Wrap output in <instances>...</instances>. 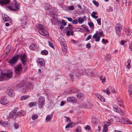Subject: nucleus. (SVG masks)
Instances as JSON below:
<instances>
[{
	"instance_id": "1",
	"label": "nucleus",
	"mask_w": 132,
	"mask_h": 132,
	"mask_svg": "<svg viewBox=\"0 0 132 132\" xmlns=\"http://www.w3.org/2000/svg\"><path fill=\"white\" fill-rule=\"evenodd\" d=\"M19 58L20 59V60L24 65L26 64L27 56L25 53L23 54H20L14 56L9 63L11 65H14L16 63L18 60V59Z\"/></svg>"
},
{
	"instance_id": "2",
	"label": "nucleus",
	"mask_w": 132,
	"mask_h": 132,
	"mask_svg": "<svg viewBox=\"0 0 132 132\" xmlns=\"http://www.w3.org/2000/svg\"><path fill=\"white\" fill-rule=\"evenodd\" d=\"M13 73L12 72L4 73L2 72L0 78V81L4 80H7L8 79L11 78Z\"/></svg>"
},
{
	"instance_id": "3",
	"label": "nucleus",
	"mask_w": 132,
	"mask_h": 132,
	"mask_svg": "<svg viewBox=\"0 0 132 132\" xmlns=\"http://www.w3.org/2000/svg\"><path fill=\"white\" fill-rule=\"evenodd\" d=\"M13 3L11 4V5L8 6V8L13 11H16L18 10L20 8L19 4L17 3L16 0H14Z\"/></svg>"
},
{
	"instance_id": "4",
	"label": "nucleus",
	"mask_w": 132,
	"mask_h": 132,
	"mask_svg": "<svg viewBox=\"0 0 132 132\" xmlns=\"http://www.w3.org/2000/svg\"><path fill=\"white\" fill-rule=\"evenodd\" d=\"M23 70L22 65L21 64H19L15 68L14 71L17 75H19L22 72Z\"/></svg>"
},
{
	"instance_id": "5",
	"label": "nucleus",
	"mask_w": 132,
	"mask_h": 132,
	"mask_svg": "<svg viewBox=\"0 0 132 132\" xmlns=\"http://www.w3.org/2000/svg\"><path fill=\"white\" fill-rule=\"evenodd\" d=\"M44 101L45 99L43 97H40L39 98L38 104L40 108L43 107L44 104Z\"/></svg>"
},
{
	"instance_id": "6",
	"label": "nucleus",
	"mask_w": 132,
	"mask_h": 132,
	"mask_svg": "<svg viewBox=\"0 0 132 132\" xmlns=\"http://www.w3.org/2000/svg\"><path fill=\"white\" fill-rule=\"evenodd\" d=\"M27 16H24L22 17L21 20V26L24 28L26 26L27 23Z\"/></svg>"
},
{
	"instance_id": "7",
	"label": "nucleus",
	"mask_w": 132,
	"mask_h": 132,
	"mask_svg": "<svg viewBox=\"0 0 132 132\" xmlns=\"http://www.w3.org/2000/svg\"><path fill=\"white\" fill-rule=\"evenodd\" d=\"M6 93L9 96L12 97H14L15 93L13 90L12 89H8L6 90Z\"/></svg>"
},
{
	"instance_id": "8",
	"label": "nucleus",
	"mask_w": 132,
	"mask_h": 132,
	"mask_svg": "<svg viewBox=\"0 0 132 132\" xmlns=\"http://www.w3.org/2000/svg\"><path fill=\"white\" fill-rule=\"evenodd\" d=\"M0 103L3 105H5L8 103V101L6 97L4 96L1 98Z\"/></svg>"
},
{
	"instance_id": "9",
	"label": "nucleus",
	"mask_w": 132,
	"mask_h": 132,
	"mask_svg": "<svg viewBox=\"0 0 132 132\" xmlns=\"http://www.w3.org/2000/svg\"><path fill=\"white\" fill-rule=\"evenodd\" d=\"M20 91L21 92L25 93L28 91V87L26 86H23L20 87Z\"/></svg>"
},
{
	"instance_id": "10",
	"label": "nucleus",
	"mask_w": 132,
	"mask_h": 132,
	"mask_svg": "<svg viewBox=\"0 0 132 132\" xmlns=\"http://www.w3.org/2000/svg\"><path fill=\"white\" fill-rule=\"evenodd\" d=\"M38 31L40 34L43 36H47L48 34V32L45 30V29L41 30H39Z\"/></svg>"
},
{
	"instance_id": "11",
	"label": "nucleus",
	"mask_w": 132,
	"mask_h": 132,
	"mask_svg": "<svg viewBox=\"0 0 132 132\" xmlns=\"http://www.w3.org/2000/svg\"><path fill=\"white\" fill-rule=\"evenodd\" d=\"M37 62L40 64L42 67H43L45 65V62L42 58H40L38 59L37 60Z\"/></svg>"
},
{
	"instance_id": "12",
	"label": "nucleus",
	"mask_w": 132,
	"mask_h": 132,
	"mask_svg": "<svg viewBox=\"0 0 132 132\" xmlns=\"http://www.w3.org/2000/svg\"><path fill=\"white\" fill-rule=\"evenodd\" d=\"M98 31L94 34L92 37L93 38L95 39V41L96 42H98L100 41V37L99 36H98Z\"/></svg>"
},
{
	"instance_id": "13",
	"label": "nucleus",
	"mask_w": 132,
	"mask_h": 132,
	"mask_svg": "<svg viewBox=\"0 0 132 132\" xmlns=\"http://www.w3.org/2000/svg\"><path fill=\"white\" fill-rule=\"evenodd\" d=\"M10 1V0H0V5H3L7 4Z\"/></svg>"
},
{
	"instance_id": "14",
	"label": "nucleus",
	"mask_w": 132,
	"mask_h": 132,
	"mask_svg": "<svg viewBox=\"0 0 132 132\" xmlns=\"http://www.w3.org/2000/svg\"><path fill=\"white\" fill-rule=\"evenodd\" d=\"M122 29V27L120 25V27L116 26L115 27V31L116 34L118 35H119L120 30Z\"/></svg>"
},
{
	"instance_id": "15",
	"label": "nucleus",
	"mask_w": 132,
	"mask_h": 132,
	"mask_svg": "<svg viewBox=\"0 0 132 132\" xmlns=\"http://www.w3.org/2000/svg\"><path fill=\"white\" fill-rule=\"evenodd\" d=\"M3 19L5 22L10 21H10H11L10 17L7 15L5 14L3 16Z\"/></svg>"
},
{
	"instance_id": "16",
	"label": "nucleus",
	"mask_w": 132,
	"mask_h": 132,
	"mask_svg": "<svg viewBox=\"0 0 132 132\" xmlns=\"http://www.w3.org/2000/svg\"><path fill=\"white\" fill-rule=\"evenodd\" d=\"M75 125V124L72 122L68 123L65 127L66 129L67 130H68L69 127L72 128Z\"/></svg>"
},
{
	"instance_id": "17",
	"label": "nucleus",
	"mask_w": 132,
	"mask_h": 132,
	"mask_svg": "<svg viewBox=\"0 0 132 132\" xmlns=\"http://www.w3.org/2000/svg\"><path fill=\"white\" fill-rule=\"evenodd\" d=\"M95 95L102 102H104L105 101V98L99 94H95Z\"/></svg>"
},
{
	"instance_id": "18",
	"label": "nucleus",
	"mask_w": 132,
	"mask_h": 132,
	"mask_svg": "<svg viewBox=\"0 0 132 132\" xmlns=\"http://www.w3.org/2000/svg\"><path fill=\"white\" fill-rule=\"evenodd\" d=\"M26 113L25 111L21 110L18 112L16 115L18 116H23L25 115Z\"/></svg>"
},
{
	"instance_id": "19",
	"label": "nucleus",
	"mask_w": 132,
	"mask_h": 132,
	"mask_svg": "<svg viewBox=\"0 0 132 132\" xmlns=\"http://www.w3.org/2000/svg\"><path fill=\"white\" fill-rule=\"evenodd\" d=\"M122 121L123 123L126 124L132 125V122H131L130 120L128 119H126L125 118H123L122 119Z\"/></svg>"
},
{
	"instance_id": "20",
	"label": "nucleus",
	"mask_w": 132,
	"mask_h": 132,
	"mask_svg": "<svg viewBox=\"0 0 132 132\" xmlns=\"http://www.w3.org/2000/svg\"><path fill=\"white\" fill-rule=\"evenodd\" d=\"M51 7V6H50L47 9V11L46 12L47 13H48L49 15L52 16V15H53L54 14V13L51 10V9H50V8Z\"/></svg>"
},
{
	"instance_id": "21",
	"label": "nucleus",
	"mask_w": 132,
	"mask_h": 132,
	"mask_svg": "<svg viewBox=\"0 0 132 132\" xmlns=\"http://www.w3.org/2000/svg\"><path fill=\"white\" fill-rule=\"evenodd\" d=\"M83 72L82 70L80 71L79 72H77L76 71H75L73 73V75L76 76H78L79 75H82Z\"/></svg>"
},
{
	"instance_id": "22",
	"label": "nucleus",
	"mask_w": 132,
	"mask_h": 132,
	"mask_svg": "<svg viewBox=\"0 0 132 132\" xmlns=\"http://www.w3.org/2000/svg\"><path fill=\"white\" fill-rule=\"evenodd\" d=\"M67 100L69 102H76V100L74 97H68L67 98Z\"/></svg>"
},
{
	"instance_id": "23",
	"label": "nucleus",
	"mask_w": 132,
	"mask_h": 132,
	"mask_svg": "<svg viewBox=\"0 0 132 132\" xmlns=\"http://www.w3.org/2000/svg\"><path fill=\"white\" fill-rule=\"evenodd\" d=\"M117 101L118 104L120 106L124 108V106L123 104V102L121 99L118 98Z\"/></svg>"
},
{
	"instance_id": "24",
	"label": "nucleus",
	"mask_w": 132,
	"mask_h": 132,
	"mask_svg": "<svg viewBox=\"0 0 132 132\" xmlns=\"http://www.w3.org/2000/svg\"><path fill=\"white\" fill-rule=\"evenodd\" d=\"M130 60L129 59H128L126 63V66L127 67V68H131V66L130 65Z\"/></svg>"
},
{
	"instance_id": "25",
	"label": "nucleus",
	"mask_w": 132,
	"mask_h": 132,
	"mask_svg": "<svg viewBox=\"0 0 132 132\" xmlns=\"http://www.w3.org/2000/svg\"><path fill=\"white\" fill-rule=\"evenodd\" d=\"M128 92L130 97V95H132V85H130L128 87Z\"/></svg>"
},
{
	"instance_id": "26",
	"label": "nucleus",
	"mask_w": 132,
	"mask_h": 132,
	"mask_svg": "<svg viewBox=\"0 0 132 132\" xmlns=\"http://www.w3.org/2000/svg\"><path fill=\"white\" fill-rule=\"evenodd\" d=\"M113 111L116 112L118 111L119 109L120 108H118L117 106L116 105H114L113 106Z\"/></svg>"
},
{
	"instance_id": "27",
	"label": "nucleus",
	"mask_w": 132,
	"mask_h": 132,
	"mask_svg": "<svg viewBox=\"0 0 132 132\" xmlns=\"http://www.w3.org/2000/svg\"><path fill=\"white\" fill-rule=\"evenodd\" d=\"M52 116L51 115H47L46 118V121L47 122H49L50 121L52 118Z\"/></svg>"
},
{
	"instance_id": "28",
	"label": "nucleus",
	"mask_w": 132,
	"mask_h": 132,
	"mask_svg": "<svg viewBox=\"0 0 132 132\" xmlns=\"http://www.w3.org/2000/svg\"><path fill=\"white\" fill-rule=\"evenodd\" d=\"M117 112H118L120 114V115L121 116H123L124 115V113L123 111L121 110L120 108L119 109L118 111Z\"/></svg>"
},
{
	"instance_id": "29",
	"label": "nucleus",
	"mask_w": 132,
	"mask_h": 132,
	"mask_svg": "<svg viewBox=\"0 0 132 132\" xmlns=\"http://www.w3.org/2000/svg\"><path fill=\"white\" fill-rule=\"evenodd\" d=\"M113 119L112 118H111L110 119H109L107 122L108 124V126H110L113 123Z\"/></svg>"
},
{
	"instance_id": "30",
	"label": "nucleus",
	"mask_w": 132,
	"mask_h": 132,
	"mask_svg": "<svg viewBox=\"0 0 132 132\" xmlns=\"http://www.w3.org/2000/svg\"><path fill=\"white\" fill-rule=\"evenodd\" d=\"M29 97V96L28 95H25L22 96L21 97V100H23L27 99Z\"/></svg>"
},
{
	"instance_id": "31",
	"label": "nucleus",
	"mask_w": 132,
	"mask_h": 132,
	"mask_svg": "<svg viewBox=\"0 0 132 132\" xmlns=\"http://www.w3.org/2000/svg\"><path fill=\"white\" fill-rule=\"evenodd\" d=\"M15 114V112H14V111H13L10 113L9 116L10 118H12L14 116Z\"/></svg>"
},
{
	"instance_id": "32",
	"label": "nucleus",
	"mask_w": 132,
	"mask_h": 132,
	"mask_svg": "<svg viewBox=\"0 0 132 132\" xmlns=\"http://www.w3.org/2000/svg\"><path fill=\"white\" fill-rule=\"evenodd\" d=\"M37 27L38 28L39 30H41L45 29L44 26L41 24H39Z\"/></svg>"
},
{
	"instance_id": "33",
	"label": "nucleus",
	"mask_w": 132,
	"mask_h": 132,
	"mask_svg": "<svg viewBox=\"0 0 132 132\" xmlns=\"http://www.w3.org/2000/svg\"><path fill=\"white\" fill-rule=\"evenodd\" d=\"M38 117L37 115L33 114L31 117V118L32 120H34L36 119Z\"/></svg>"
},
{
	"instance_id": "34",
	"label": "nucleus",
	"mask_w": 132,
	"mask_h": 132,
	"mask_svg": "<svg viewBox=\"0 0 132 132\" xmlns=\"http://www.w3.org/2000/svg\"><path fill=\"white\" fill-rule=\"evenodd\" d=\"M36 103L35 102H31L29 104V106L30 107H31L33 106H35L36 105Z\"/></svg>"
},
{
	"instance_id": "35",
	"label": "nucleus",
	"mask_w": 132,
	"mask_h": 132,
	"mask_svg": "<svg viewBox=\"0 0 132 132\" xmlns=\"http://www.w3.org/2000/svg\"><path fill=\"white\" fill-rule=\"evenodd\" d=\"M84 21V20L82 18H80L78 19V22L80 24L82 23Z\"/></svg>"
},
{
	"instance_id": "36",
	"label": "nucleus",
	"mask_w": 132,
	"mask_h": 132,
	"mask_svg": "<svg viewBox=\"0 0 132 132\" xmlns=\"http://www.w3.org/2000/svg\"><path fill=\"white\" fill-rule=\"evenodd\" d=\"M41 53L42 55H46L48 53V52L46 50H43L41 51Z\"/></svg>"
},
{
	"instance_id": "37",
	"label": "nucleus",
	"mask_w": 132,
	"mask_h": 132,
	"mask_svg": "<svg viewBox=\"0 0 132 132\" xmlns=\"http://www.w3.org/2000/svg\"><path fill=\"white\" fill-rule=\"evenodd\" d=\"M78 91V89L75 88H73L71 90V92L72 93H76Z\"/></svg>"
},
{
	"instance_id": "38",
	"label": "nucleus",
	"mask_w": 132,
	"mask_h": 132,
	"mask_svg": "<svg viewBox=\"0 0 132 132\" xmlns=\"http://www.w3.org/2000/svg\"><path fill=\"white\" fill-rule=\"evenodd\" d=\"M84 128L86 130H88L89 131L91 129L90 127L88 125H87Z\"/></svg>"
},
{
	"instance_id": "39",
	"label": "nucleus",
	"mask_w": 132,
	"mask_h": 132,
	"mask_svg": "<svg viewBox=\"0 0 132 132\" xmlns=\"http://www.w3.org/2000/svg\"><path fill=\"white\" fill-rule=\"evenodd\" d=\"M6 122H5L3 121H1L0 125H1L3 127L5 126V125H7Z\"/></svg>"
},
{
	"instance_id": "40",
	"label": "nucleus",
	"mask_w": 132,
	"mask_h": 132,
	"mask_svg": "<svg viewBox=\"0 0 132 132\" xmlns=\"http://www.w3.org/2000/svg\"><path fill=\"white\" fill-rule=\"evenodd\" d=\"M126 35L128 36H129L131 34L130 31L129 29H127L126 31Z\"/></svg>"
},
{
	"instance_id": "41",
	"label": "nucleus",
	"mask_w": 132,
	"mask_h": 132,
	"mask_svg": "<svg viewBox=\"0 0 132 132\" xmlns=\"http://www.w3.org/2000/svg\"><path fill=\"white\" fill-rule=\"evenodd\" d=\"M76 132H81V129L80 126H78L76 129Z\"/></svg>"
},
{
	"instance_id": "42",
	"label": "nucleus",
	"mask_w": 132,
	"mask_h": 132,
	"mask_svg": "<svg viewBox=\"0 0 132 132\" xmlns=\"http://www.w3.org/2000/svg\"><path fill=\"white\" fill-rule=\"evenodd\" d=\"M102 90L105 92L108 95L110 94V91L108 89H107L106 90Z\"/></svg>"
},
{
	"instance_id": "43",
	"label": "nucleus",
	"mask_w": 132,
	"mask_h": 132,
	"mask_svg": "<svg viewBox=\"0 0 132 132\" xmlns=\"http://www.w3.org/2000/svg\"><path fill=\"white\" fill-rule=\"evenodd\" d=\"M93 3L97 6H98L99 3L97 2H96L95 0H93Z\"/></svg>"
},
{
	"instance_id": "44",
	"label": "nucleus",
	"mask_w": 132,
	"mask_h": 132,
	"mask_svg": "<svg viewBox=\"0 0 132 132\" xmlns=\"http://www.w3.org/2000/svg\"><path fill=\"white\" fill-rule=\"evenodd\" d=\"M101 18H99L96 20V21L97 22V23L98 25H100L101 24Z\"/></svg>"
},
{
	"instance_id": "45",
	"label": "nucleus",
	"mask_w": 132,
	"mask_h": 132,
	"mask_svg": "<svg viewBox=\"0 0 132 132\" xmlns=\"http://www.w3.org/2000/svg\"><path fill=\"white\" fill-rule=\"evenodd\" d=\"M35 45L34 44H31L30 46V48L31 49H34L35 47Z\"/></svg>"
},
{
	"instance_id": "46",
	"label": "nucleus",
	"mask_w": 132,
	"mask_h": 132,
	"mask_svg": "<svg viewBox=\"0 0 132 132\" xmlns=\"http://www.w3.org/2000/svg\"><path fill=\"white\" fill-rule=\"evenodd\" d=\"M83 96V94L81 93L77 94V97L79 98H80L82 96Z\"/></svg>"
},
{
	"instance_id": "47",
	"label": "nucleus",
	"mask_w": 132,
	"mask_h": 132,
	"mask_svg": "<svg viewBox=\"0 0 132 132\" xmlns=\"http://www.w3.org/2000/svg\"><path fill=\"white\" fill-rule=\"evenodd\" d=\"M88 25L90 27H92L94 26V24L92 22H90L88 23Z\"/></svg>"
},
{
	"instance_id": "48",
	"label": "nucleus",
	"mask_w": 132,
	"mask_h": 132,
	"mask_svg": "<svg viewBox=\"0 0 132 132\" xmlns=\"http://www.w3.org/2000/svg\"><path fill=\"white\" fill-rule=\"evenodd\" d=\"M72 28H73L72 27H68L65 28V30H68V29H69V31H72Z\"/></svg>"
},
{
	"instance_id": "49",
	"label": "nucleus",
	"mask_w": 132,
	"mask_h": 132,
	"mask_svg": "<svg viewBox=\"0 0 132 132\" xmlns=\"http://www.w3.org/2000/svg\"><path fill=\"white\" fill-rule=\"evenodd\" d=\"M64 118L67 119V120L66 121V122H71L70 118L69 117L66 116H65L64 117Z\"/></svg>"
},
{
	"instance_id": "50",
	"label": "nucleus",
	"mask_w": 132,
	"mask_h": 132,
	"mask_svg": "<svg viewBox=\"0 0 132 132\" xmlns=\"http://www.w3.org/2000/svg\"><path fill=\"white\" fill-rule=\"evenodd\" d=\"M86 47L88 49H90L91 48V45L90 43H87L86 45Z\"/></svg>"
},
{
	"instance_id": "51",
	"label": "nucleus",
	"mask_w": 132,
	"mask_h": 132,
	"mask_svg": "<svg viewBox=\"0 0 132 132\" xmlns=\"http://www.w3.org/2000/svg\"><path fill=\"white\" fill-rule=\"evenodd\" d=\"M108 128L104 127L103 129V132H106L108 131Z\"/></svg>"
},
{
	"instance_id": "52",
	"label": "nucleus",
	"mask_w": 132,
	"mask_h": 132,
	"mask_svg": "<svg viewBox=\"0 0 132 132\" xmlns=\"http://www.w3.org/2000/svg\"><path fill=\"white\" fill-rule=\"evenodd\" d=\"M72 22L74 24H76L77 23V20L76 19H75L72 20Z\"/></svg>"
},
{
	"instance_id": "53",
	"label": "nucleus",
	"mask_w": 132,
	"mask_h": 132,
	"mask_svg": "<svg viewBox=\"0 0 132 132\" xmlns=\"http://www.w3.org/2000/svg\"><path fill=\"white\" fill-rule=\"evenodd\" d=\"M49 46L52 48H54V47L53 44L51 43L50 41H48Z\"/></svg>"
},
{
	"instance_id": "54",
	"label": "nucleus",
	"mask_w": 132,
	"mask_h": 132,
	"mask_svg": "<svg viewBox=\"0 0 132 132\" xmlns=\"http://www.w3.org/2000/svg\"><path fill=\"white\" fill-rule=\"evenodd\" d=\"M74 6L73 5H71L69 7V9L70 10H73L74 9Z\"/></svg>"
},
{
	"instance_id": "55",
	"label": "nucleus",
	"mask_w": 132,
	"mask_h": 132,
	"mask_svg": "<svg viewBox=\"0 0 132 132\" xmlns=\"http://www.w3.org/2000/svg\"><path fill=\"white\" fill-rule=\"evenodd\" d=\"M61 22L62 24L64 26H66L67 25L66 23L64 21L62 20Z\"/></svg>"
},
{
	"instance_id": "56",
	"label": "nucleus",
	"mask_w": 132,
	"mask_h": 132,
	"mask_svg": "<svg viewBox=\"0 0 132 132\" xmlns=\"http://www.w3.org/2000/svg\"><path fill=\"white\" fill-rule=\"evenodd\" d=\"M63 51L64 52H66L67 51V48L65 47V46L64 45H63V46L62 47Z\"/></svg>"
},
{
	"instance_id": "57",
	"label": "nucleus",
	"mask_w": 132,
	"mask_h": 132,
	"mask_svg": "<svg viewBox=\"0 0 132 132\" xmlns=\"http://www.w3.org/2000/svg\"><path fill=\"white\" fill-rule=\"evenodd\" d=\"M98 35L100 37H102L103 35V32L102 31H101L99 32V33H98Z\"/></svg>"
},
{
	"instance_id": "58",
	"label": "nucleus",
	"mask_w": 132,
	"mask_h": 132,
	"mask_svg": "<svg viewBox=\"0 0 132 132\" xmlns=\"http://www.w3.org/2000/svg\"><path fill=\"white\" fill-rule=\"evenodd\" d=\"M70 77L71 80L72 81H73V74H70Z\"/></svg>"
},
{
	"instance_id": "59",
	"label": "nucleus",
	"mask_w": 132,
	"mask_h": 132,
	"mask_svg": "<svg viewBox=\"0 0 132 132\" xmlns=\"http://www.w3.org/2000/svg\"><path fill=\"white\" fill-rule=\"evenodd\" d=\"M92 37V35H89V36L86 38V40H88L90 39Z\"/></svg>"
},
{
	"instance_id": "60",
	"label": "nucleus",
	"mask_w": 132,
	"mask_h": 132,
	"mask_svg": "<svg viewBox=\"0 0 132 132\" xmlns=\"http://www.w3.org/2000/svg\"><path fill=\"white\" fill-rule=\"evenodd\" d=\"M70 31L68 30L66 33V35L68 36H69L70 35Z\"/></svg>"
},
{
	"instance_id": "61",
	"label": "nucleus",
	"mask_w": 132,
	"mask_h": 132,
	"mask_svg": "<svg viewBox=\"0 0 132 132\" xmlns=\"http://www.w3.org/2000/svg\"><path fill=\"white\" fill-rule=\"evenodd\" d=\"M19 126L18 125L15 123L14 124V127L16 129H18L19 127Z\"/></svg>"
},
{
	"instance_id": "62",
	"label": "nucleus",
	"mask_w": 132,
	"mask_h": 132,
	"mask_svg": "<svg viewBox=\"0 0 132 132\" xmlns=\"http://www.w3.org/2000/svg\"><path fill=\"white\" fill-rule=\"evenodd\" d=\"M109 11L110 12V11L111 12H112L113 11V9L112 8L111 6H110L109 7Z\"/></svg>"
},
{
	"instance_id": "63",
	"label": "nucleus",
	"mask_w": 132,
	"mask_h": 132,
	"mask_svg": "<svg viewBox=\"0 0 132 132\" xmlns=\"http://www.w3.org/2000/svg\"><path fill=\"white\" fill-rule=\"evenodd\" d=\"M102 81V83H104V82H105V77H104V78L103 79H102L101 80Z\"/></svg>"
},
{
	"instance_id": "64",
	"label": "nucleus",
	"mask_w": 132,
	"mask_h": 132,
	"mask_svg": "<svg viewBox=\"0 0 132 132\" xmlns=\"http://www.w3.org/2000/svg\"><path fill=\"white\" fill-rule=\"evenodd\" d=\"M91 15L93 18H95V19H96L98 17L97 16L93 15V14H91Z\"/></svg>"
}]
</instances>
